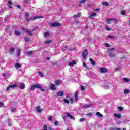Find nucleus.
Segmentation results:
<instances>
[{
	"mask_svg": "<svg viewBox=\"0 0 130 130\" xmlns=\"http://www.w3.org/2000/svg\"><path fill=\"white\" fill-rule=\"evenodd\" d=\"M111 21H112V18H107L106 20V23H107V24H111Z\"/></svg>",
	"mask_w": 130,
	"mask_h": 130,
	"instance_id": "obj_19",
	"label": "nucleus"
},
{
	"mask_svg": "<svg viewBox=\"0 0 130 130\" xmlns=\"http://www.w3.org/2000/svg\"><path fill=\"white\" fill-rule=\"evenodd\" d=\"M115 49L114 48H110L107 50V53H108L109 56L111 57V58H114L116 56V54L114 51Z\"/></svg>",
	"mask_w": 130,
	"mask_h": 130,
	"instance_id": "obj_1",
	"label": "nucleus"
},
{
	"mask_svg": "<svg viewBox=\"0 0 130 130\" xmlns=\"http://www.w3.org/2000/svg\"><path fill=\"white\" fill-rule=\"evenodd\" d=\"M89 60L91 62V64H92V66H95L96 64V62H95V61H94V60H93V59L90 58Z\"/></svg>",
	"mask_w": 130,
	"mask_h": 130,
	"instance_id": "obj_17",
	"label": "nucleus"
},
{
	"mask_svg": "<svg viewBox=\"0 0 130 130\" xmlns=\"http://www.w3.org/2000/svg\"><path fill=\"white\" fill-rule=\"evenodd\" d=\"M77 16H78V18H80V17H81V16H82V14L81 13H78Z\"/></svg>",
	"mask_w": 130,
	"mask_h": 130,
	"instance_id": "obj_53",
	"label": "nucleus"
},
{
	"mask_svg": "<svg viewBox=\"0 0 130 130\" xmlns=\"http://www.w3.org/2000/svg\"><path fill=\"white\" fill-rule=\"evenodd\" d=\"M87 55H88V50H87V49H85L82 53V56L85 60L87 59Z\"/></svg>",
	"mask_w": 130,
	"mask_h": 130,
	"instance_id": "obj_5",
	"label": "nucleus"
},
{
	"mask_svg": "<svg viewBox=\"0 0 130 130\" xmlns=\"http://www.w3.org/2000/svg\"><path fill=\"white\" fill-rule=\"evenodd\" d=\"M24 39L26 42H30V39H29V37H26Z\"/></svg>",
	"mask_w": 130,
	"mask_h": 130,
	"instance_id": "obj_32",
	"label": "nucleus"
},
{
	"mask_svg": "<svg viewBox=\"0 0 130 130\" xmlns=\"http://www.w3.org/2000/svg\"><path fill=\"white\" fill-rule=\"evenodd\" d=\"M100 9H99V8H96V9H94V11H100Z\"/></svg>",
	"mask_w": 130,
	"mask_h": 130,
	"instance_id": "obj_61",
	"label": "nucleus"
},
{
	"mask_svg": "<svg viewBox=\"0 0 130 130\" xmlns=\"http://www.w3.org/2000/svg\"><path fill=\"white\" fill-rule=\"evenodd\" d=\"M14 51H15V48L14 47L10 48L9 50V53L10 54H12V53H13V52H14Z\"/></svg>",
	"mask_w": 130,
	"mask_h": 130,
	"instance_id": "obj_18",
	"label": "nucleus"
},
{
	"mask_svg": "<svg viewBox=\"0 0 130 130\" xmlns=\"http://www.w3.org/2000/svg\"><path fill=\"white\" fill-rule=\"evenodd\" d=\"M45 43L46 44H50V43H52V41L51 40H46Z\"/></svg>",
	"mask_w": 130,
	"mask_h": 130,
	"instance_id": "obj_21",
	"label": "nucleus"
},
{
	"mask_svg": "<svg viewBox=\"0 0 130 130\" xmlns=\"http://www.w3.org/2000/svg\"><path fill=\"white\" fill-rule=\"evenodd\" d=\"M107 69L106 68H100V73H101L102 74H103L104 73H107Z\"/></svg>",
	"mask_w": 130,
	"mask_h": 130,
	"instance_id": "obj_8",
	"label": "nucleus"
},
{
	"mask_svg": "<svg viewBox=\"0 0 130 130\" xmlns=\"http://www.w3.org/2000/svg\"><path fill=\"white\" fill-rule=\"evenodd\" d=\"M39 74L40 75V76H41V77H43V73H42V72H39Z\"/></svg>",
	"mask_w": 130,
	"mask_h": 130,
	"instance_id": "obj_46",
	"label": "nucleus"
},
{
	"mask_svg": "<svg viewBox=\"0 0 130 130\" xmlns=\"http://www.w3.org/2000/svg\"><path fill=\"white\" fill-rule=\"evenodd\" d=\"M79 90H76L74 93V101L77 102L79 101Z\"/></svg>",
	"mask_w": 130,
	"mask_h": 130,
	"instance_id": "obj_4",
	"label": "nucleus"
},
{
	"mask_svg": "<svg viewBox=\"0 0 130 130\" xmlns=\"http://www.w3.org/2000/svg\"><path fill=\"white\" fill-rule=\"evenodd\" d=\"M15 67L16 69H19V68H21V64L19 63H16L15 64Z\"/></svg>",
	"mask_w": 130,
	"mask_h": 130,
	"instance_id": "obj_22",
	"label": "nucleus"
},
{
	"mask_svg": "<svg viewBox=\"0 0 130 130\" xmlns=\"http://www.w3.org/2000/svg\"><path fill=\"white\" fill-rule=\"evenodd\" d=\"M56 86H59L60 84V80H56L55 82Z\"/></svg>",
	"mask_w": 130,
	"mask_h": 130,
	"instance_id": "obj_28",
	"label": "nucleus"
},
{
	"mask_svg": "<svg viewBox=\"0 0 130 130\" xmlns=\"http://www.w3.org/2000/svg\"><path fill=\"white\" fill-rule=\"evenodd\" d=\"M108 38L109 39H114V37L111 36V35H108L107 36Z\"/></svg>",
	"mask_w": 130,
	"mask_h": 130,
	"instance_id": "obj_33",
	"label": "nucleus"
},
{
	"mask_svg": "<svg viewBox=\"0 0 130 130\" xmlns=\"http://www.w3.org/2000/svg\"><path fill=\"white\" fill-rule=\"evenodd\" d=\"M76 63H77V61L73 60L72 61H69V62L68 63V66H69V67H73L74 64H76Z\"/></svg>",
	"mask_w": 130,
	"mask_h": 130,
	"instance_id": "obj_7",
	"label": "nucleus"
},
{
	"mask_svg": "<svg viewBox=\"0 0 130 130\" xmlns=\"http://www.w3.org/2000/svg\"><path fill=\"white\" fill-rule=\"evenodd\" d=\"M124 94H128V93H129V89L126 88L124 90Z\"/></svg>",
	"mask_w": 130,
	"mask_h": 130,
	"instance_id": "obj_27",
	"label": "nucleus"
},
{
	"mask_svg": "<svg viewBox=\"0 0 130 130\" xmlns=\"http://www.w3.org/2000/svg\"><path fill=\"white\" fill-rule=\"evenodd\" d=\"M17 8H18L19 9H21V6L20 5H17Z\"/></svg>",
	"mask_w": 130,
	"mask_h": 130,
	"instance_id": "obj_63",
	"label": "nucleus"
},
{
	"mask_svg": "<svg viewBox=\"0 0 130 130\" xmlns=\"http://www.w3.org/2000/svg\"><path fill=\"white\" fill-rule=\"evenodd\" d=\"M53 118V116L52 117H49L48 118V120L50 121V120H52V119Z\"/></svg>",
	"mask_w": 130,
	"mask_h": 130,
	"instance_id": "obj_50",
	"label": "nucleus"
},
{
	"mask_svg": "<svg viewBox=\"0 0 130 130\" xmlns=\"http://www.w3.org/2000/svg\"><path fill=\"white\" fill-rule=\"evenodd\" d=\"M118 109H119V110L120 111H121L123 110V107H118Z\"/></svg>",
	"mask_w": 130,
	"mask_h": 130,
	"instance_id": "obj_38",
	"label": "nucleus"
},
{
	"mask_svg": "<svg viewBox=\"0 0 130 130\" xmlns=\"http://www.w3.org/2000/svg\"><path fill=\"white\" fill-rule=\"evenodd\" d=\"M83 66L84 68H86V69H88V66H87V64H86L85 62H83Z\"/></svg>",
	"mask_w": 130,
	"mask_h": 130,
	"instance_id": "obj_41",
	"label": "nucleus"
},
{
	"mask_svg": "<svg viewBox=\"0 0 130 130\" xmlns=\"http://www.w3.org/2000/svg\"><path fill=\"white\" fill-rule=\"evenodd\" d=\"M50 26L52 28H54L55 27H60V26H61V24L58 22H54L50 23Z\"/></svg>",
	"mask_w": 130,
	"mask_h": 130,
	"instance_id": "obj_3",
	"label": "nucleus"
},
{
	"mask_svg": "<svg viewBox=\"0 0 130 130\" xmlns=\"http://www.w3.org/2000/svg\"><path fill=\"white\" fill-rule=\"evenodd\" d=\"M25 87H26L25 83H22L21 84H20L19 88L21 90H24V89H25Z\"/></svg>",
	"mask_w": 130,
	"mask_h": 130,
	"instance_id": "obj_15",
	"label": "nucleus"
},
{
	"mask_svg": "<svg viewBox=\"0 0 130 130\" xmlns=\"http://www.w3.org/2000/svg\"><path fill=\"white\" fill-rule=\"evenodd\" d=\"M43 130H47V125H45L43 126Z\"/></svg>",
	"mask_w": 130,
	"mask_h": 130,
	"instance_id": "obj_44",
	"label": "nucleus"
},
{
	"mask_svg": "<svg viewBox=\"0 0 130 130\" xmlns=\"http://www.w3.org/2000/svg\"><path fill=\"white\" fill-rule=\"evenodd\" d=\"M35 89H40L42 92H45V89H44L40 84H35L31 85V87L30 88V91H33Z\"/></svg>",
	"mask_w": 130,
	"mask_h": 130,
	"instance_id": "obj_2",
	"label": "nucleus"
},
{
	"mask_svg": "<svg viewBox=\"0 0 130 130\" xmlns=\"http://www.w3.org/2000/svg\"><path fill=\"white\" fill-rule=\"evenodd\" d=\"M26 32L28 33V35H29V36H32L33 34H32V31H30V30H27Z\"/></svg>",
	"mask_w": 130,
	"mask_h": 130,
	"instance_id": "obj_30",
	"label": "nucleus"
},
{
	"mask_svg": "<svg viewBox=\"0 0 130 130\" xmlns=\"http://www.w3.org/2000/svg\"><path fill=\"white\" fill-rule=\"evenodd\" d=\"M64 94V92L62 91H58L57 94H56V95L58 96V97H59V96H63V94Z\"/></svg>",
	"mask_w": 130,
	"mask_h": 130,
	"instance_id": "obj_10",
	"label": "nucleus"
},
{
	"mask_svg": "<svg viewBox=\"0 0 130 130\" xmlns=\"http://www.w3.org/2000/svg\"><path fill=\"white\" fill-rule=\"evenodd\" d=\"M115 71H116V72H117V71H119V68H115Z\"/></svg>",
	"mask_w": 130,
	"mask_h": 130,
	"instance_id": "obj_56",
	"label": "nucleus"
},
{
	"mask_svg": "<svg viewBox=\"0 0 130 130\" xmlns=\"http://www.w3.org/2000/svg\"><path fill=\"white\" fill-rule=\"evenodd\" d=\"M111 130H116V128L114 127H112L111 128Z\"/></svg>",
	"mask_w": 130,
	"mask_h": 130,
	"instance_id": "obj_62",
	"label": "nucleus"
},
{
	"mask_svg": "<svg viewBox=\"0 0 130 130\" xmlns=\"http://www.w3.org/2000/svg\"><path fill=\"white\" fill-rule=\"evenodd\" d=\"M122 15H125L126 14V12L124 11H122Z\"/></svg>",
	"mask_w": 130,
	"mask_h": 130,
	"instance_id": "obj_52",
	"label": "nucleus"
},
{
	"mask_svg": "<svg viewBox=\"0 0 130 130\" xmlns=\"http://www.w3.org/2000/svg\"><path fill=\"white\" fill-rule=\"evenodd\" d=\"M115 117H117V118H121V114H114Z\"/></svg>",
	"mask_w": 130,
	"mask_h": 130,
	"instance_id": "obj_20",
	"label": "nucleus"
},
{
	"mask_svg": "<svg viewBox=\"0 0 130 130\" xmlns=\"http://www.w3.org/2000/svg\"><path fill=\"white\" fill-rule=\"evenodd\" d=\"M18 56H20V54H21V49L18 48L17 50Z\"/></svg>",
	"mask_w": 130,
	"mask_h": 130,
	"instance_id": "obj_31",
	"label": "nucleus"
},
{
	"mask_svg": "<svg viewBox=\"0 0 130 130\" xmlns=\"http://www.w3.org/2000/svg\"><path fill=\"white\" fill-rule=\"evenodd\" d=\"M17 87H18V84L10 85L7 87L6 88V91H9V90H10L11 88L13 89L14 88H17Z\"/></svg>",
	"mask_w": 130,
	"mask_h": 130,
	"instance_id": "obj_6",
	"label": "nucleus"
},
{
	"mask_svg": "<svg viewBox=\"0 0 130 130\" xmlns=\"http://www.w3.org/2000/svg\"><path fill=\"white\" fill-rule=\"evenodd\" d=\"M106 30L107 31H112V29L111 28L108 27V26H106Z\"/></svg>",
	"mask_w": 130,
	"mask_h": 130,
	"instance_id": "obj_37",
	"label": "nucleus"
},
{
	"mask_svg": "<svg viewBox=\"0 0 130 130\" xmlns=\"http://www.w3.org/2000/svg\"><path fill=\"white\" fill-rule=\"evenodd\" d=\"M25 4H28L29 3V0H25Z\"/></svg>",
	"mask_w": 130,
	"mask_h": 130,
	"instance_id": "obj_59",
	"label": "nucleus"
},
{
	"mask_svg": "<svg viewBox=\"0 0 130 130\" xmlns=\"http://www.w3.org/2000/svg\"><path fill=\"white\" fill-rule=\"evenodd\" d=\"M50 89H51V90H53L54 91H55L56 90V87H55V85L53 84H51Z\"/></svg>",
	"mask_w": 130,
	"mask_h": 130,
	"instance_id": "obj_12",
	"label": "nucleus"
},
{
	"mask_svg": "<svg viewBox=\"0 0 130 130\" xmlns=\"http://www.w3.org/2000/svg\"><path fill=\"white\" fill-rule=\"evenodd\" d=\"M66 114H67V117H69V118L75 120V117L71 115V114H70L69 113H66Z\"/></svg>",
	"mask_w": 130,
	"mask_h": 130,
	"instance_id": "obj_11",
	"label": "nucleus"
},
{
	"mask_svg": "<svg viewBox=\"0 0 130 130\" xmlns=\"http://www.w3.org/2000/svg\"><path fill=\"white\" fill-rule=\"evenodd\" d=\"M15 34H16V35H21V31H15Z\"/></svg>",
	"mask_w": 130,
	"mask_h": 130,
	"instance_id": "obj_34",
	"label": "nucleus"
},
{
	"mask_svg": "<svg viewBox=\"0 0 130 130\" xmlns=\"http://www.w3.org/2000/svg\"><path fill=\"white\" fill-rule=\"evenodd\" d=\"M32 53H33V51H29L27 52V55L28 56H31L32 55Z\"/></svg>",
	"mask_w": 130,
	"mask_h": 130,
	"instance_id": "obj_25",
	"label": "nucleus"
},
{
	"mask_svg": "<svg viewBox=\"0 0 130 130\" xmlns=\"http://www.w3.org/2000/svg\"><path fill=\"white\" fill-rule=\"evenodd\" d=\"M73 18H78V15H76V14L74 15L73 16Z\"/></svg>",
	"mask_w": 130,
	"mask_h": 130,
	"instance_id": "obj_57",
	"label": "nucleus"
},
{
	"mask_svg": "<svg viewBox=\"0 0 130 130\" xmlns=\"http://www.w3.org/2000/svg\"><path fill=\"white\" fill-rule=\"evenodd\" d=\"M36 19H43V16H35L32 18H31L30 21H35Z\"/></svg>",
	"mask_w": 130,
	"mask_h": 130,
	"instance_id": "obj_9",
	"label": "nucleus"
},
{
	"mask_svg": "<svg viewBox=\"0 0 130 130\" xmlns=\"http://www.w3.org/2000/svg\"><path fill=\"white\" fill-rule=\"evenodd\" d=\"M86 1H87V0H81L80 2V4H84V3H85V2H86Z\"/></svg>",
	"mask_w": 130,
	"mask_h": 130,
	"instance_id": "obj_48",
	"label": "nucleus"
},
{
	"mask_svg": "<svg viewBox=\"0 0 130 130\" xmlns=\"http://www.w3.org/2000/svg\"><path fill=\"white\" fill-rule=\"evenodd\" d=\"M63 101H64V103H66L67 104H70V101H69V100L63 99Z\"/></svg>",
	"mask_w": 130,
	"mask_h": 130,
	"instance_id": "obj_29",
	"label": "nucleus"
},
{
	"mask_svg": "<svg viewBox=\"0 0 130 130\" xmlns=\"http://www.w3.org/2000/svg\"><path fill=\"white\" fill-rule=\"evenodd\" d=\"M4 105H5V104L0 101V107H4Z\"/></svg>",
	"mask_w": 130,
	"mask_h": 130,
	"instance_id": "obj_40",
	"label": "nucleus"
},
{
	"mask_svg": "<svg viewBox=\"0 0 130 130\" xmlns=\"http://www.w3.org/2000/svg\"><path fill=\"white\" fill-rule=\"evenodd\" d=\"M79 121L80 122H82L83 121H85V118H81L80 119Z\"/></svg>",
	"mask_w": 130,
	"mask_h": 130,
	"instance_id": "obj_43",
	"label": "nucleus"
},
{
	"mask_svg": "<svg viewBox=\"0 0 130 130\" xmlns=\"http://www.w3.org/2000/svg\"><path fill=\"white\" fill-rule=\"evenodd\" d=\"M70 102H71V104H73L74 103V99L73 98H71L70 99Z\"/></svg>",
	"mask_w": 130,
	"mask_h": 130,
	"instance_id": "obj_39",
	"label": "nucleus"
},
{
	"mask_svg": "<svg viewBox=\"0 0 130 130\" xmlns=\"http://www.w3.org/2000/svg\"><path fill=\"white\" fill-rule=\"evenodd\" d=\"M44 36H45V37H47V36H49V32H45Z\"/></svg>",
	"mask_w": 130,
	"mask_h": 130,
	"instance_id": "obj_36",
	"label": "nucleus"
},
{
	"mask_svg": "<svg viewBox=\"0 0 130 130\" xmlns=\"http://www.w3.org/2000/svg\"><path fill=\"white\" fill-rule=\"evenodd\" d=\"M11 112H15L16 111V109L14 108L11 110Z\"/></svg>",
	"mask_w": 130,
	"mask_h": 130,
	"instance_id": "obj_51",
	"label": "nucleus"
},
{
	"mask_svg": "<svg viewBox=\"0 0 130 130\" xmlns=\"http://www.w3.org/2000/svg\"><path fill=\"white\" fill-rule=\"evenodd\" d=\"M85 89L84 86L82 85L81 86V91H85Z\"/></svg>",
	"mask_w": 130,
	"mask_h": 130,
	"instance_id": "obj_47",
	"label": "nucleus"
},
{
	"mask_svg": "<svg viewBox=\"0 0 130 130\" xmlns=\"http://www.w3.org/2000/svg\"><path fill=\"white\" fill-rule=\"evenodd\" d=\"M48 130H52V128H51V127H49Z\"/></svg>",
	"mask_w": 130,
	"mask_h": 130,
	"instance_id": "obj_64",
	"label": "nucleus"
},
{
	"mask_svg": "<svg viewBox=\"0 0 130 130\" xmlns=\"http://www.w3.org/2000/svg\"><path fill=\"white\" fill-rule=\"evenodd\" d=\"M103 5H104V6H109V4L107 2H103Z\"/></svg>",
	"mask_w": 130,
	"mask_h": 130,
	"instance_id": "obj_42",
	"label": "nucleus"
},
{
	"mask_svg": "<svg viewBox=\"0 0 130 130\" xmlns=\"http://www.w3.org/2000/svg\"><path fill=\"white\" fill-rule=\"evenodd\" d=\"M38 27H35V28L33 29V30H31V32H33V31H35V30H36V29H38Z\"/></svg>",
	"mask_w": 130,
	"mask_h": 130,
	"instance_id": "obj_54",
	"label": "nucleus"
},
{
	"mask_svg": "<svg viewBox=\"0 0 130 130\" xmlns=\"http://www.w3.org/2000/svg\"><path fill=\"white\" fill-rule=\"evenodd\" d=\"M105 45L107 47H110V45H109V44H108V43H105Z\"/></svg>",
	"mask_w": 130,
	"mask_h": 130,
	"instance_id": "obj_49",
	"label": "nucleus"
},
{
	"mask_svg": "<svg viewBox=\"0 0 130 130\" xmlns=\"http://www.w3.org/2000/svg\"><path fill=\"white\" fill-rule=\"evenodd\" d=\"M123 81H125V82H127L128 83L130 81L129 79L125 78L123 79Z\"/></svg>",
	"mask_w": 130,
	"mask_h": 130,
	"instance_id": "obj_35",
	"label": "nucleus"
},
{
	"mask_svg": "<svg viewBox=\"0 0 130 130\" xmlns=\"http://www.w3.org/2000/svg\"><path fill=\"white\" fill-rule=\"evenodd\" d=\"M36 109L37 111V112H38L39 113H41V107L40 106H38L36 107Z\"/></svg>",
	"mask_w": 130,
	"mask_h": 130,
	"instance_id": "obj_14",
	"label": "nucleus"
},
{
	"mask_svg": "<svg viewBox=\"0 0 130 130\" xmlns=\"http://www.w3.org/2000/svg\"><path fill=\"white\" fill-rule=\"evenodd\" d=\"M7 5L8 7L10 8V9H12L13 8V7L12 6V5H13V2H12V1H9Z\"/></svg>",
	"mask_w": 130,
	"mask_h": 130,
	"instance_id": "obj_16",
	"label": "nucleus"
},
{
	"mask_svg": "<svg viewBox=\"0 0 130 130\" xmlns=\"http://www.w3.org/2000/svg\"><path fill=\"white\" fill-rule=\"evenodd\" d=\"M75 50V48L72 47L69 49V51H74Z\"/></svg>",
	"mask_w": 130,
	"mask_h": 130,
	"instance_id": "obj_45",
	"label": "nucleus"
},
{
	"mask_svg": "<svg viewBox=\"0 0 130 130\" xmlns=\"http://www.w3.org/2000/svg\"><path fill=\"white\" fill-rule=\"evenodd\" d=\"M54 124H55V125H57V124H58V122H57V121H55V122H54Z\"/></svg>",
	"mask_w": 130,
	"mask_h": 130,
	"instance_id": "obj_55",
	"label": "nucleus"
},
{
	"mask_svg": "<svg viewBox=\"0 0 130 130\" xmlns=\"http://www.w3.org/2000/svg\"><path fill=\"white\" fill-rule=\"evenodd\" d=\"M62 52H64L66 51V48H63L62 49Z\"/></svg>",
	"mask_w": 130,
	"mask_h": 130,
	"instance_id": "obj_58",
	"label": "nucleus"
},
{
	"mask_svg": "<svg viewBox=\"0 0 130 130\" xmlns=\"http://www.w3.org/2000/svg\"><path fill=\"white\" fill-rule=\"evenodd\" d=\"M112 21H113L115 24H117V23H118V20L115 18H112Z\"/></svg>",
	"mask_w": 130,
	"mask_h": 130,
	"instance_id": "obj_26",
	"label": "nucleus"
},
{
	"mask_svg": "<svg viewBox=\"0 0 130 130\" xmlns=\"http://www.w3.org/2000/svg\"><path fill=\"white\" fill-rule=\"evenodd\" d=\"M30 15L28 14V13H26L25 15V17H29Z\"/></svg>",
	"mask_w": 130,
	"mask_h": 130,
	"instance_id": "obj_60",
	"label": "nucleus"
},
{
	"mask_svg": "<svg viewBox=\"0 0 130 130\" xmlns=\"http://www.w3.org/2000/svg\"><path fill=\"white\" fill-rule=\"evenodd\" d=\"M95 17H96V13H92L89 18L90 19H91V20H94V18H95Z\"/></svg>",
	"mask_w": 130,
	"mask_h": 130,
	"instance_id": "obj_13",
	"label": "nucleus"
},
{
	"mask_svg": "<svg viewBox=\"0 0 130 130\" xmlns=\"http://www.w3.org/2000/svg\"><path fill=\"white\" fill-rule=\"evenodd\" d=\"M83 108H90L91 105H84L82 106Z\"/></svg>",
	"mask_w": 130,
	"mask_h": 130,
	"instance_id": "obj_23",
	"label": "nucleus"
},
{
	"mask_svg": "<svg viewBox=\"0 0 130 130\" xmlns=\"http://www.w3.org/2000/svg\"><path fill=\"white\" fill-rule=\"evenodd\" d=\"M96 115L98 117H102L103 116V115H102V114L100 113L99 112H96Z\"/></svg>",
	"mask_w": 130,
	"mask_h": 130,
	"instance_id": "obj_24",
	"label": "nucleus"
}]
</instances>
